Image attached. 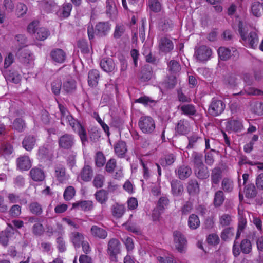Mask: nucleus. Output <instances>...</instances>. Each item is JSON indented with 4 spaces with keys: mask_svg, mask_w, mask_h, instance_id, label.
I'll return each instance as SVG.
<instances>
[{
    "mask_svg": "<svg viewBox=\"0 0 263 263\" xmlns=\"http://www.w3.org/2000/svg\"><path fill=\"white\" fill-rule=\"evenodd\" d=\"M174 242L176 249L180 252L184 251L186 246V240L184 235L179 231L173 233Z\"/></svg>",
    "mask_w": 263,
    "mask_h": 263,
    "instance_id": "39448f33",
    "label": "nucleus"
},
{
    "mask_svg": "<svg viewBox=\"0 0 263 263\" xmlns=\"http://www.w3.org/2000/svg\"><path fill=\"white\" fill-rule=\"evenodd\" d=\"M84 239V236L81 233L74 231L69 234V240L76 248L80 247Z\"/></svg>",
    "mask_w": 263,
    "mask_h": 263,
    "instance_id": "ddd939ff",
    "label": "nucleus"
},
{
    "mask_svg": "<svg viewBox=\"0 0 263 263\" xmlns=\"http://www.w3.org/2000/svg\"><path fill=\"white\" fill-rule=\"evenodd\" d=\"M225 107V103L222 100L213 99L209 105V112L214 116H218L223 111Z\"/></svg>",
    "mask_w": 263,
    "mask_h": 263,
    "instance_id": "20e7f679",
    "label": "nucleus"
},
{
    "mask_svg": "<svg viewBox=\"0 0 263 263\" xmlns=\"http://www.w3.org/2000/svg\"><path fill=\"white\" fill-rule=\"evenodd\" d=\"M3 7L7 13H12L13 12L15 5L12 0H4Z\"/></svg>",
    "mask_w": 263,
    "mask_h": 263,
    "instance_id": "8fccbe9b",
    "label": "nucleus"
},
{
    "mask_svg": "<svg viewBox=\"0 0 263 263\" xmlns=\"http://www.w3.org/2000/svg\"><path fill=\"white\" fill-rule=\"evenodd\" d=\"M116 0H106V11L110 18L115 17L118 13Z\"/></svg>",
    "mask_w": 263,
    "mask_h": 263,
    "instance_id": "2eb2a0df",
    "label": "nucleus"
},
{
    "mask_svg": "<svg viewBox=\"0 0 263 263\" xmlns=\"http://www.w3.org/2000/svg\"><path fill=\"white\" fill-rule=\"evenodd\" d=\"M232 221L231 216L227 214H223L219 217V223L222 227L230 224Z\"/></svg>",
    "mask_w": 263,
    "mask_h": 263,
    "instance_id": "603ef678",
    "label": "nucleus"
},
{
    "mask_svg": "<svg viewBox=\"0 0 263 263\" xmlns=\"http://www.w3.org/2000/svg\"><path fill=\"white\" fill-rule=\"evenodd\" d=\"M238 27L241 43L247 47L253 49L256 48L259 42L257 31L256 29L252 30L250 26L242 21H239Z\"/></svg>",
    "mask_w": 263,
    "mask_h": 263,
    "instance_id": "f257e3e1",
    "label": "nucleus"
},
{
    "mask_svg": "<svg viewBox=\"0 0 263 263\" xmlns=\"http://www.w3.org/2000/svg\"><path fill=\"white\" fill-rule=\"evenodd\" d=\"M95 196L96 200L101 204L105 203L108 199L107 193L104 190H99Z\"/></svg>",
    "mask_w": 263,
    "mask_h": 263,
    "instance_id": "a19ab883",
    "label": "nucleus"
},
{
    "mask_svg": "<svg viewBox=\"0 0 263 263\" xmlns=\"http://www.w3.org/2000/svg\"><path fill=\"white\" fill-rule=\"evenodd\" d=\"M191 126L189 122L185 119L180 120L175 128L176 132L180 135H185L190 131Z\"/></svg>",
    "mask_w": 263,
    "mask_h": 263,
    "instance_id": "9b49d317",
    "label": "nucleus"
},
{
    "mask_svg": "<svg viewBox=\"0 0 263 263\" xmlns=\"http://www.w3.org/2000/svg\"><path fill=\"white\" fill-rule=\"evenodd\" d=\"M93 204L91 201H81L72 204V209H77L85 211L91 210Z\"/></svg>",
    "mask_w": 263,
    "mask_h": 263,
    "instance_id": "4be33fe9",
    "label": "nucleus"
},
{
    "mask_svg": "<svg viewBox=\"0 0 263 263\" xmlns=\"http://www.w3.org/2000/svg\"><path fill=\"white\" fill-rule=\"evenodd\" d=\"M72 6L70 3H65L57 12V15L62 19L67 18L70 14Z\"/></svg>",
    "mask_w": 263,
    "mask_h": 263,
    "instance_id": "f3484780",
    "label": "nucleus"
},
{
    "mask_svg": "<svg viewBox=\"0 0 263 263\" xmlns=\"http://www.w3.org/2000/svg\"><path fill=\"white\" fill-rule=\"evenodd\" d=\"M59 108L61 114V123L64 125H69L72 129L78 134L82 143L84 144L87 140L86 131L84 127L77 120L73 118L63 105L59 104Z\"/></svg>",
    "mask_w": 263,
    "mask_h": 263,
    "instance_id": "f03ea898",
    "label": "nucleus"
},
{
    "mask_svg": "<svg viewBox=\"0 0 263 263\" xmlns=\"http://www.w3.org/2000/svg\"><path fill=\"white\" fill-rule=\"evenodd\" d=\"M30 176L35 181H42L45 177L43 170L39 168H33L30 172Z\"/></svg>",
    "mask_w": 263,
    "mask_h": 263,
    "instance_id": "bb28decb",
    "label": "nucleus"
},
{
    "mask_svg": "<svg viewBox=\"0 0 263 263\" xmlns=\"http://www.w3.org/2000/svg\"><path fill=\"white\" fill-rule=\"evenodd\" d=\"M99 78V72L97 70L93 69L90 70L88 73V83L89 86H96Z\"/></svg>",
    "mask_w": 263,
    "mask_h": 263,
    "instance_id": "cd10ccee",
    "label": "nucleus"
},
{
    "mask_svg": "<svg viewBox=\"0 0 263 263\" xmlns=\"http://www.w3.org/2000/svg\"><path fill=\"white\" fill-rule=\"evenodd\" d=\"M221 170L219 168H214L212 173L211 178L213 184H217L221 178Z\"/></svg>",
    "mask_w": 263,
    "mask_h": 263,
    "instance_id": "de8ad7c7",
    "label": "nucleus"
},
{
    "mask_svg": "<svg viewBox=\"0 0 263 263\" xmlns=\"http://www.w3.org/2000/svg\"><path fill=\"white\" fill-rule=\"evenodd\" d=\"M182 113L187 116L194 115L196 112L195 106L192 104H185L180 106Z\"/></svg>",
    "mask_w": 263,
    "mask_h": 263,
    "instance_id": "c9c22d12",
    "label": "nucleus"
},
{
    "mask_svg": "<svg viewBox=\"0 0 263 263\" xmlns=\"http://www.w3.org/2000/svg\"><path fill=\"white\" fill-rule=\"evenodd\" d=\"M13 128L18 132H21L26 127L24 121L21 118L16 119L13 122Z\"/></svg>",
    "mask_w": 263,
    "mask_h": 263,
    "instance_id": "79ce46f5",
    "label": "nucleus"
},
{
    "mask_svg": "<svg viewBox=\"0 0 263 263\" xmlns=\"http://www.w3.org/2000/svg\"><path fill=\"white\" fill-rule=\"evenodd\" d=\"M40 8L47 12L50 13L58 8V5L54 0H44L40 3Z\"/></svg>",
    "mask_w": 263,
    "mask_h": 263,
    "instance_id": "f8f14e48",
    "label": "nucleus"
},
{
    "mask_svg": "<svg viewBox=\"0 0 263 263\" xmlns=\"http://www.w3.org/2000/svg\"><path fill=\"white\" fill-rule=\"evenodd\" d=\"M17 164L21 170H28L31 166V161L28 156H24L17 159Z\"/></svg>",
    "mask_w": 263,
    "mask_h": 263,
    "instance_id": "393cba45",
    "label": "nucleus"
},
{
    "mask_svg": "<svg viewBox=\"0 0 263 263\" xmlns=\"http://www.w3.org/2000/svg\"><path fill=\"white\" fill-rule=\"evenodd\" d=\"M168 69L172 73H176L180 69V66L178 62L175 60H171L167 64Z\"/></svg>",
    "mask_w": 263,
    "mask_h": 263,
    "instance_id": "49530a36",
    "label": "nucleus"
},
{
    "mask_svg": "<svg viewBox=\"0 0 263 263\" xmlns=\"http://www.w3.org/2000/svg\"><path fill=\"white\" fill-rule=\"evenodd\" d=\"M245 193L247 198H253L256 195V190L253 184H248L245 186Z\"/></svg>",
    "mask_w": 263,
    "mask_h": 263,
    "instance_id": "c03bdc74",
    "label": "nucleus"
},
{
    "mask_svg": "<svg viewBox=\"0 0 263 263\" xmlns=\"http://www.w3.org/2000/svg\"><path fill=\"white\" fill-rule=\"evenodd\" d=\"M61 89V82L60 80L57 79L51 83V90L55 95H58Z\"/></svg>",
    "mask_w": 263,
    "mask_h": 263,
    "instance_id": "5fc2aeb1",
    "label": "nucleus"
},
{
    "mask_svg": "<svg viewBox=\"0 0 263 263\" xmlns=\"http://www.w3.org/2000/svg\"><path fill=\"white\" fill-rule=\"evenodd\" d=\"M220 241L218 236L216 234H212L208 236L207 242L212 245H216L219 243Z\"/></svg>",
    "mask_w": 263,
    "mask_h": 263,
    "instance_id": "774afa93",
    "label": "nucleus"
},
{
    "mask_svg": "<svg viewBox=\"0 0 263 263\" xmlns=\"http://www.w3.org/2000/svg\"><path fill=\"white\" fill-rule=\"evenodd\" d=\"M158 43L159 50L163 52H169L174 48L172 41L166 37H161L158 41Z\"/></svg>",
    "mask_w": 263,
    "mask_h": 263,
    "instance_id": "9d476101",
    "label": "nucleus"
},
{
    "mask_svg": "<svg viewBox=\"0 0 263 263\" xmlns=\"http://www.w3.org/2000/svg\"><path fill=\"white\" fill-rule=\"evenodd\" d=\"M138 125L141 130L145 134L153 133L155 128V123L150 116H142L138 122Z\"/></svg>",
    "mask_w": 263,
    "mask_h": 263,
    "instance_id": "7ed1b4c3",
    "label": "nucleus"
},
{
    "mask_svg": "<svg viewBox=\"0 0 263 263\" xmlns=\"http://www.w3.org/2000/svg\"><path fill=\"white\" fill-rule=\"evenodd\" d=\"M240 247L241 251L244 254H249L252 251V244L250 240L245 239L242 240Z\"/></svg>",
    "mask_w": 263,
    "mask_h": 263,
    "instance_id": "4c0bfd02",
    "label": "nucleus"
},
{
    "mask_svg": "<svg viewBox=\"0 0 263 263\" xmlns=\"http://www.w3.org/2000/svg\"><path fill=\"white\" fill-rule=\"evenodd\" d=\"M124 208L122 205H116L114 206L112 209V214L114 216L117 218L121 217L124 213Z\"/></svg>",
    "mask_w": 263,
    "mask_h": 263,
    "instance_id": "13d9d810",
    "label": "nucleus"
},
{
    "mask_svg": "<svg viewBox=\"0 0 263 263\" xmlns=\"http://www.w3.org/2000/svg\"><path fill=\"white\" fill-rule=\"evenodd\" d=\"M74 143V137L72 135L65 134L59 139V146L64 149H69Z\"/></svg>",
    "mask_w": 263,
    "mask_h": 263,
    "instance_id": "0eeeda50",
    "label": "nucleus"
},
{
    "mask_svg": "<svg viewBox=\"0 0 263 263\" xmlns=\"http://www.w3.org/2000/svg\"><path fill=\"white\" fill-rule=\"evenodd\" d=\"M239 79L236 75H231L227 78L226 83L230 87H233L236 86L239 83Z\"/></svg>",
    "mask_w": 263,
    "mask_h": 263,
    "instance_id": "bf43d9fd",
    "label": "nucleus"
},
{
    "mask_svg": "<svg viewBox=\"0 0 263 263\" xmlns=\"http://www.w3.org/2000/svg\"><path fill=\"white\" fill-rule=\"evenodd\" d=\"M92 175L93 171L91 167L87 165L84 166L79 178L80 177L84 181L88 182L91 180Z\"/></svg>",
    "mask_w": 263,
    "mask_h": 263,
    "instance_id": "412c9836",
    "label": "nucleus"
},
{
    "mask_svg": "<svg viewBox=\"0 0 263 263\" xmlns=\"http://www.w3.org/2000/svg\"><path fill=\"white\" fill-rule=\"evenodd\" d=\"M147 5L149 10L155 13L160 12L162 9V5L158 0H148Z\"/></svg>",
    "mask_w": 263,
    "mask_h": 263,
    "instance_id": "f704fd0d",
    "label": "nucleus"
},
{
    "mask_svg": "<svg viewBox=\"0 0 263 263\" xmlns=\"http://www.w3.org/2000/svg\"><path fill=\"white\" fill-rule=\"evenodd\" d=\"M100 66L104 71L107 72H111L115 68V63L111 58L102 59L100 62Z\"/></svg>",
    "mask_w": 263,
    "mask_h": 263,
    "instance_id": "aec40b11",
    "label": "nucleus"
},
{
    "mask_svg": "<svg viewBox=\"0 0 263 263\" xmlns=\"http://www.w3.org/2000/svg\"><path fill=\"white\" fill-rule=\"evenodd\" d=\"M4 75L7 81L18 83L21 80V75L16 71L10 70L4 72Z\"/></svg>",
    "mask_w": 263,
    "mask_h": 263,
    "instance_id": "6ab92c4d",
    "label": "nucleus"
},
{
    "mask_svg": "<svg viewBox=\"0 0 263 263\" xmlns=\"http://www.w3.org/2000/svg\"><path fill=\"white\" fill-rule=\"evenodd\" d=\"M13 152L12 147L10 144H4L2 145L1 153L4 157H7L12 154Z\"/></svg>",
    "mask_w": 263,
    "mask_h": 263,
    "instance_id": "6e6d98bb",
    "label": "nucleus"
},
{
    "mask_svg": "<svg viewBox=\"0 0 263 263\" xmlns=\"http://www.w3.org/2000/svg\"><path fill=\"white\" fill-rule=\"evenodd\" d=\"M226 129L229 131L239 132L243 128L242 122L237 119H232L227 122Z\"/></svg>",
    "mask_w": 263,
    "mask_h": 263,
    "instance_id": "dca6fc26",
    "label": "nucleus"
},
{
    "mask_svg": "<svg viewBox=\"0 0 263 263\" xmlns=\"http://www.w3.org/2000/svg\"><path fill=\"white\" fill-rule=\"evenodd\" d=\"M218 54L221 60H227L231 56H237L238 53L235 48H232L230 49L224 47H221L218 50Z\"/></svg>",
    "mask_w": 263,
    "mask_h": 263,
    "instance_id": "6e6552de",
    "label": "nucleus"
},
{
    "mask_svg": "<svg viewBox=\"0 0 263 263\" xmlns=\"http://www.w3.org/2000/svg\"><path fill=\"white\" fill-rule=\"evenodd\" d=\"M224 201L223 193L221 191L216 192L214 197V204L216 206H220Z\"/></svg>",
    "mask_w": 263,
    "mask_h": 263,
    "instance_id": "3c124183",
    "label": "nucleus"
},
{
    "mask_svg": "<svg viewBox=\"0 0 263 263\" xmlns=\"http://www.w3.org/2000/svg\"><path fill=\"white\" fill-rule=\"evenodd\" d=\"M172 193L175 196H179L183 191V187L177 180H173L171 182Z\"/></svg>",
    "mask_w": 263,
    "mask_h": 263,
    "instance_id": "72a5a7b5",
    "label": "nucleus"
},
{
    "mask_svg": "<svg viewBox=\"0 0 263 263\" xmlns=\"http://www.w3.org/2000/svg\"><path fill=\"white\" fill-rule=\"evenodd\" d=\"M90 232L93 237L100 239H105L107 236V233L105 230L95 225L91 227Z\"/></svg>",
    "mask_w": 263,
    "mask_h": 263,
    "instance_id": "a878e982",
    "label": "nucleus"
},
{
    "mask_svg": "<svg viewBox=\"0 0 263 263\" xmlns=\"http://www.w3.org/2000/svg\"><path fill=\"white\" fill-rule=\"evenodd\" d=\"M169 200L166 197H161L157 204V208L159 211H162L164 210L168 205Z\"/></svg>",
    "mask_w": 263,
    "mask_h": 263,
    "instance_id": "052dcab7",
    "label": "nucleus"
},
{
    "mask_svg": "<svg viewBox=\"0 0 263 263\" xmlns=\"http://www.w3.org/2000/svg\"><path fill=\"white\" fill-rule=\"evenodd\" d=\"M13 234V233L8 232L7 230L2 232L0 233V243L4 246H7L9 240Z\"/></svg>",
    "mask_w": 263,
    "mask_h": 263,
    "instance_id": "58836bf2",
    "label": "nucleus"
},
{
    "mask_svg": "<svg viewBox=\"0 0 263 263\" xmlns=\"http://www.w3.org/2000/svg\"><path fill=\"white\" fill-rule=\"evenodd\" d=\"M75 195V190L73 187L69 186L67 187L64 193V198L66 200H70Z\"/></svg>",
    "mask_w": 263,
    "mask_h": 263,
    "instance_id": "4d7b16f0",
    "label": "nucleus"
},
{
    "mask_svg": "<svg viewBox=\"0 0 263 263\" xmlns=\"http://www.w3.org/2000/svg\"><path fill=\"white\" fill-rule=\"evenodd\" d=\"M27 10L28 8L26 5L22 3H18L15 10L16 15L18 17H22L26 14Z\"/></svg>",
    "mask_w": 263,
    "mask_h": 263,
    "instance_id": "37998d69",
    "label": "nucleus"
},
{
    "mask_svg": "<svg viewBox=\"0 0 263 263\" xmlns=\"http://www.w3.org/2000/svg\"><path fill=\"white\" fill-rule=\"evenodd\" d=\"M39 22L37 21H34L31 22L27 27V31L29 33L31 34H35L36 33L37 30L39 28Z\"/></svg>",
    "mask_w": 263,
    "mask_h": 263,
    "instance_id": "69168bd1",
    "label": "nucleus"
},
{
    "mask_svg": "<svg viewBox=\"0 0 263 263\" xmlns=\"http://www.w3.org/2000/svg\"><path fill=\"white\" fill-rule=\"evenodd\" d=\"M189 144L187 145L188 148H193L196 144L200 141H202L201 137H198L196 135H193L188 138Z\"/></svg>",
    "mask_w": 263,
    "mask_h": 263,
    "instance_id": "680f3d73",
    "label": "nucleus"
},
{
    "mask_svg": "<svg viewBox=\"0 0 263 263\" xmlns=\"http://www.w3.org/2000/svg\"><path fill=\"white\" fill-rule=\"evenodd\" d=\"M175 161V157L173 155L170 154L166 156L164 159H161V164L163 166L171 165Z\"/></svg>",
    "mask_w": 263,
    "mask_h": 263,
    "instance_id": "0e129e2a",
    "label": "nucleus"
},
{
    "mask_svg": "<svg viewBox=\"0 0 263 263\" xmlns=\"http://www.w3.org/2000/svg\"><path fill=\"white\" fill-rule=\"evenodd\" d=\"M120 251V243L118 240L112 238L108 244V253L110 255H116Z\"/></svg>",
    "mask_w": 263,
    "mask_h": 263,
    "instance_id": "4468645a",
    "label": "nucleus"
},
{
    "mask_svg": "<svg viewBox=\"0 0 263 263\" xmlns=\"http://www.w3.org/2000/svg\"><path fill=\"white\" fill-rule=\"evenodd\" d=\"M212 55V50L206 46H201L196 50L195 55L199 61L208 60Z\"/></svg>",
    "mask_w": 263,
    "mask_h": 263,
    "instance_id": "423d86ee",
    "label": "nucleus"
},
{
    "mask_svg": "<svg viewBox=\"0 0 263 263\" xmlns=\"http://www.w3.org/2000/svg\"><path fill=\"white\" fill-rule=\"evenodd\" d=\"M251 12L256 17H260L263 13V4L255 2L251 5Z\"/></svg>",
    "mask_w": 263,
    "mask_h": 263,
    "instance_id": "c85d7f7f",
    "label": "nucleus"
},
{
    "mask_svg": "<svg viewBox=\"0 0 263 263\" xmlns=\"http://www.w3.org/2000/svg\"><path fill=\"white\" fill-rule=\"evenodd\" d=\"M95 160L96 165L98 167L103 166L105 162V158L101 152L97 153Z\"/></svg>",
    "mask_w": 263,
    "mask_h": 263,
    "instance_id": "09e8293b",
    "label": "nucleus"
},
{
    "mask_svg": "<svg viewBox=\"0 0 263 263\" xmlns=\"http://www.w3.org/2000/svg\"><path fill=\"white\" fill-rule=\"evenodd\" d=\"M158 260L160 263H177L173 256L170 254L164 257L159 256L158 257Z\"/></svg>",
    "mask_w": 263,
    "mask_h": 263,
    "instance_id": "338daca9",
    "label": "nucleus"
},
{
    "mask_svg": "<svg viewBox=\"0 0 263 263\" xmlns=\"http://www.w3.org/2000/svg\"><path fill=\"white\" fill-rule=\"evenodd\" d=\"M177 174L181 179H184L189 177L192 174L191 168L188 166L182 165L177 170Z\"/></svg>",
    "mask_w": 263,
    "mask_h": 263,
    "instance_id": "c756f323",
    "label": "nucleus"
},
{
    "mask_svg": "<svg viewBox=\"0 0 263 263\" xmlns=\"http://www.w3.org/2000/svg\"><path fill=\"white\" fill-rule=\"evenodd\" d=\"M20 58L22 62L25 64H28L30 66L33 65L34 57L28 50H24L21 51Z\"/></svg>",
    "mask_w": 263,
    "mask_h": 263,
    "instance_id": "b1692460",
    "label": "nucleus"
},
{
    "mask_svg": "<svg viewBox=\"0 0 263 263\" xmlns=\"http://www.w3.org/2000/svg\"><path fill=\"white\" fill-rule=\"evenodd\" d=\"M222 187L226 192H231L233 189V181L228 178H224L222 182Z\"/></svg>",
    "mask_w": 263,
    "mask_h": 263,
    "instance_id": "864d4df0",
    "label": "nucleus"
},
{
    "mask_svg": "<svg viewBox=\"0 0 263 263\" xmlns=\"http://www.w3.org/2000/svg\"><path fill=\"white\" fill-rule=\"evenodd\" d=\"M187 190L190 194H195L199 192V188L196 181H190L187 186Z\"/></svg>",
    "mask_w": 263,
    "mask_h": 263,
    "instance_id": "a18cd8bd",
    "label": "nucleus"
},
{
    "mask_svg": "<svg viewBox=\"0 0 263 263\" xmlns=\"http://www.w3.org/2000/svg\"><path fill=\"white\" fill-rule=\"evenodd\" d=\"M36 141V138L34 136L31 135H27L23 141V146L26 151H30L33 148Z\"/></svg>",
    "mask_w": 263,
    "mask_h": 263,
    "instance_id": "a211bd4d",
    "label": "nucleus"
},
{
    "mask_svg": "<svg viewBox=\"0 0 263 263\" xmlns=\"http://www.w3.org/2000/svg\"><path fill=\"white\" fill-rule=\"evenodd\" d=\"M49 35V32L46 28H40L37 30L35 37L39 40L43 41L47 39Z\"/></svg>",
    "mask_w": 263,
    "mask_h": 263,
    "instance_id": "ea45409f",
    "label": "nucleus"
},
{
    "mask_svg": "<svg viewBox=\"0 0 263 263\" xmlns=\"http://www.w3.org/2000/svg\"><path fill=\"white\" fill-rule=\"evenodd\" d=\"M29 209L31 212L34 214H40L42 212L41 206L36 202H33L30 204Z\"/></svg>",
    "mask_w": 263,
    "mask_h": 263,
    "instance_id": "e2e57ef3",
    "label": "nucleus"
},
{
    "mask_svg": "<svg viewBox=\"0 0 263 263\" xmlns=\"http://www.w3.org/2000/svg\"><path fill=\"white\" fill-rule=\"evenodd\" d=\"M76 89V82L73 79H69L65 81L63 85V89L67 93H72Z\"/></svg>",
    "mask_w": 263,
    "mask_h": 263,
    "instance_id": "2f4dec72",
    "label": "nucleus"
},
{
    "mask_svg": "<svg viewBox=\"0 0 263 263\" xmlns=\"http://www.w3.org/2000/svg\"><path fill=\"white\" fill-rule=\"evenodd\" d=\"M127 151L126 145L124 142L119 141L115 146V151L119 157H122Z\"/></svg>",
    "mask_w": 263,
    "mask_h": 263,
    "instance_id": "e433bc0d",
    "label": "nucleus"
},
{
    "mask_svg": "<svg viewBox=\"0 0 263 263\" xmlns=\"http://www.w3.org/2000/svg\"><path fill=\"white\" fill-rule=\"evenodd\" d=\"M51 57L55 62L62 63L64 62L66 58L65 53L60 49H56L51 52Z\"/></svg>",
    "mask_w": 263,
    "mask_h": 263,
    "instance_id": "5701e85b",
    "label": "nucleus"
},
{
    "mask_svg": "<svg viewBox=\"0 0 263 263\" xmlns=\"http://www.w3.org/2000/svg\"><path fill=\"white\" fill-rule=\"evenodd\" d=\"M200 224V221L198 216L191 214L188 218V226L192 230L197 229Z\"/></svg>",
    "mask_w": 263,
    "mask_h": 263,
    "instance_id": "7c9ffc66",
    "label": "nucleus"
},
{
    "mask_svg": "<svg viewBox=\"0 0 263 263\" xmlns=\"http://www.w3.org/2000/svg\"><path fill=\"white\" fill-rule=\"evenodd\" d=\"M110 30V25L107 22L98 23L95 27V33L99 36L106 35Z\"/></svg>",
    "mask_w": 263,
    "mask_h": 263,
    "instance_id": "1a4fd4ad",
    "label": "nucleus"
},
{
    "mask_svg": "<svg viewBox=\"0 0 263 263\" xmlns=\"http://www.w3.org/2000/svg\"><path fill=\"white\" fill-rule=\"evenodd\" d=\"M195 173L197 176L201 179L206 178L209 176L207 168L204 164L195 167Z\"/></svg>",
    "mask_w": 263,
    "mask_h": 263,
    "instance_id": "473e14b6",
    "label": "nucleus"
}]
</instances>
